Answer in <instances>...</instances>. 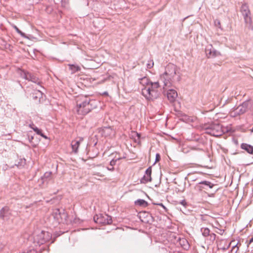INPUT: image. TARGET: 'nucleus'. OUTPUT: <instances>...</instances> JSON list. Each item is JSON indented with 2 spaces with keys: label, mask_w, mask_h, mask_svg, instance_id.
Wrapping results in <instances>:
<instances>
[{
  "label": "nucleus",
  "mask_w": 253,
  "mask_h": 253,
  "mask_svg": "<svg viewBox=\"0 0 253 253\" xmlns=\"http://www.w3.org/2000/svg\"><path fill=\"white\" fill-rule=\"evenodd\" d=\"M98 102L88 96H81L77 100L76 110L79 115H85L97 108Z\"/></svg>",
  "instance_id": "f257e3e1"
},
{
  "label": "nucleus",
  "mask_w": 253,
  "mask_h": 253,
  "mask_svg": "<svg viewBox=\"0 0 253 253\" xmlns=\"http://www.w3.org/2000/svg\"><path fill=\"white\" fill-rule=\"evenodd\" d=\"M180 80V75L177 66L172 63L167 65L164 73L160 77V80L163 82L164 86H169L174 81L179 82Z\"/></svg>",
  "instance_id": "f03ea898"
},
{
  "label": "nucleus",
  "mask_w": 253,
  "mask_h": 253,
  "mask_svg": "<svg viewBox=\"0 0 253 253\" xmlns=\"http://www.w3.org/2000/svg\"><path fill=\"white\" fill-rule=\"evenodd\" d=\"M203 129L206 133L215 137L221 136L224 133V129L221 125L218 123L205 124Z\"/></svg>",
  "instance_id": "7ed1b4c3"
},
{
  "label": "nucleus",
  "mask_w": 253,
  "mask_h": 253,
  "mask_svg": "<svg viewBox=\"0 0 253 253\" xmlns=\"http://www.w3.org/2000/svg\"><path fill=\"white\" fill-rule=\"evenodd\" d=\"M252 106V104L251 101H245L238 107L233 108L231 111V115L234 117L242 115L250 110Z\"/></svg>",
  "instance_id": "20e7f679"
},
{
  "label": "nucleus",
  "mask_w": 253,
  "mask_h": 253,
  "mask_svg": "<svg viewBox=\"0 0 253 253\" xmlns=\"http://www.w3.org/2000/svg\"><path fill=\"white\" fill-rule=\"evenodd\" d=\"M51 236L48 232L42 231L34 237V243L36 246H40L48 241Z\"/></svg>",
  "instance_id": "39448f33"
},
{
  "label": "nucleus",
  "mask_w": 253,
  "mask_h": 253,
  "mask_svg": "<svg viewBox=\"0 0 253 253\" xmlns=\"http://www.w3.org/2000/svg\"><path fill=\"white\" fill-rule=\"evenodd\" d=\"M94 221L98 224L106 225L111 224L112 222V217L107 214L100 213L93 217Z\"/></svg>",
  "instance_id": "423d86ee"
},
{
  "label": "nucleus",
  "mask_w": 253,
  "mask_h": 253,
  "mask_svg": "<svg viewBox=\"0 0 253 253\" xmlns=\"http://www.w3.org/2000/svg\"><path fill=\"white\" fill-rule=\"evenodd\" d=\"M142 94L147 99L150 100L156 99L160 95V93L157 90L146 89V87L142 89Z\"/></svg>",
  "instance_id": "0eeeda50"
},
{
  "label": "nucleus",
  "mask_w": 253,
  "mask_h": 253,
  "mask_svg": "<svg viewBox=\"0 0 253 253\" xmlns=\"http://www.w3.org/2000/svg\"><path fill=\"white\" fill-rule=\"evenodd\" d=\"M52 172L47 171L44 173L43 175L39 180V186L42 188H45L48 183L52 180Z\"/></svg>",
  "instance_id": "6e6552de"
},
{
  "label": "nucleus",
  "mask_w": 253,
  "mask_h": 253,
  "mask_svg": "<svg viewBox=\"0 0 253 253\" xmlns=\"http://www.w3.org/2000/svg\"><path fill=\"white\" fill-rule=\"evenodd\" d=\"M11 215V211L8 206H5L0 210V218L2 220H8Z\"/></svg>",
  "instance_id": "1a4fd4ad"
},
{
  "label": "nucleus",
  "mask_w": 253,
  "mask_h": 253,
  "mask_svg": "<svg viewBox=\"0 0 253 253\" xmlns=\"http://www.w3.org/2000/svg\"><path fill=\"white\" fill-rule=\"evenodd\" d=\"M206 52L208 58H214L220 55V53L215 49L212 45L207 46Z\"/></svg>",
  "instance_id": "9d476101"
},
{
  "label": "nucleus",
  "mask_w": 253,
  "mask_h": 253,
  "mask_svg": "<svg viewBox=\"0 0 253 253\" xmlns=\"http://www.w3.org/2000/svg\"><path fill=\"white\" fill-rule=\"evenodd\" d=\"M52 216L58 222V223L60 222L62 220L63 218H66L67 215L64 213V211L62 213L59 209H55L53 211L52 213Z\"/></svg>",
  "instance_id": "9b49d317"
},
{
  "label": "nucleus",
  "mask_w": 253,
  "mask_h": 253,
  "mask_svg": "<svg viewBox=\"0 0 253 253\" xmlns=\"http://www.w3.org/2000/svg\"><path fill=\"white\" fill-rule=\"evenodd\" d=\"M99 132L102 136L105 137H111L115 135V131L111 126L103 127Z\"/></svg>",
  "instance_id": "f8f14e48"
},
{
  "label": "nucleus",
  "mask_w": 253,
  "mask_h": 253,
  "mask_svg": "<svg viewBox=\"0 0 253 253\" xmlns=\"http://www.w3.org/2000/svg\"><path fill=\"white\" fill-rule=\"evenodd\" d=\"M152 173L151 167H149L145 171V174L143 177L140 179L141 183H146L148 182H150L152 180L151 176Z\"/></svg>",
  "instance_id": "ddd939ff"
},
{
  "label": "nucleus",
  "mask_w": 253,
  "mask_h": 253,
  "mask_svg": "<svg viewBox=\"0 0 253 253\" xmlns=\"http://www.w3.org/2000/svg\"><path fill=\"white\" fill-rule=\"evenodd\" d=\"M177 97V93L176 90L171 89L167 92V97L170 102H173Z\"/></svg>",
  "instance_id": "4468645a"
},
{
  "label": "nucleus",
  "mask_w": 253,
  "mask_h": 253,
  "mask_svg": "<svg viewBox=\"0 0 253 253\" xmlns=\"http://www.w3.org/2000/svg\"><path fill=\"white\" fill-rule=\"evenodd\" d=\"M242 14L243 16L245 23L247 25H249V28L253 30V27L252 26V20L251 17V12H250V13H242Z\"/></svg>",
  "instance_id": "2eb2a0df"
},
{
  "label": "nucleus",
  "mask_w": 253,
  "mask_h": 253,
  "mask_svg": "<svg viewBox=\"0 0 253 253\" xmlns=\"http://www.w3.org/2000/svg\"><path fill=\"white\" fill-rule=\"evenodd\" d=\"M198 184L201 185V186H199V189L201 190H202V189H207V187L212 188L214 186V184L211 183L210 181L206 180L201 181L198 182Z\"/></svg>",
  "instance_id": "dca6fc26"
},
{
  "label": "nucleus",
  "mask_w": 253,
  "mask_h": 253,
  "mask_svg": "<svg viewBox=\"0 0 253 253\" xmlns=\"http://www.w3.org/2000/svg\"><path fill=\"white\" fill-rule=\"evenodd\" d=\"M177 242L181 247L185 250H188L189 249L190 245L187 240L184 238H179L177 240Z\"/></svg>",
  "instance_id": "f3484780"
},
{
  "label": "nucleus",
  "mask_w": 253,
  "mask_h": 253,
  "mask_svg": "<svg viewBox=\"0 0 253 253\" xmlns=\"http://www.w3.org/2000/svg\"><path fill=\"white\" fill-rule=\"evenodd\" d=\"M241 148L249 154L253 153V146L250 144L243 143L241 145Z\"/></svg>",
  "instance_id": "a211bd4d"
},
{
  "label": "nucleus",
  "mask_w": 253,
  "mask_h": 253,
  "mask_svg": "<svg viewBox=\"0 0 253 253\" xmlns=\"http://www.w3.org/2000/svg\"><path fill=\"white\" fill-rule=\"evenodd\" d=\"M42 92L39 90H35L31 94L33 99L35 100L39 99V101H40V99L42 98Z\"/></svg>",
  "instance_id": "6ab92c4d"
},
{
  "label": "nucleus",
  "mask_w": 253,
  "mask_h": 253,
  "mask_svg": "<svg viewBox=\"0 0 253 253\" xmlns=\"http://www.w3.org/2000/svg\"><path fill=\"white\" fill-rule=\"evenodd\" d=\"M80 142L78 140H73L71 142V147L73 152L76 153L78 152V148L80 146Z\"/></svg>",
  "instance_id": "aec40b11"
},
{
  "label": "nucleus",
  "mask_w": 253,
  "mask_h": 253,
  "mask_svg": "<svg viewBox=\"0 0 253 253\" xmlns=\"http://www.w3.org/2000/svg\"><path fill=\"white\" fill-rule=\"evenodd\" d=\"M134 204L135 205L142 207H146L148 206V203L145 200L143 199L137 200L135 201Z\"/></svg>",
  "instance_id": "412c9836"
},
{
  "label": "nucleus",
  "mask_w": 253,
  "mask_h": 253,
  "mask_svg": "<svg viewBox=\"0 0 253 253\" xmlns=\"http://www.w3.org/2000/svg\"><path fill=\"white\" fill-rule=\"evenodd\" d=\"M120 159H121V158H118L116 159L115 160V159L112 160L110 161V167H107L106 168V169L108 170L112 171H113L114 170V166L115 165L117 161V160H119Z\"/></svg>",
  "instance_id": "4be33fe9"
},
{
  "label": "nucleus",
  "mask_w": 253,
  "mask_h": 253,
  "mask_svg": "<svg viewBox=\"0 0 253 253\" xmlns=\"http://www.w3.org/2000/svg\"><path fill=\"white\" fill-rule=\"evenodd\" d=\"M240 11L242 13H250V10L249 9V6L247 3H243L240 8Z\"/></svg>",
  "instance_id": "5701e85b"
},
{
  "label": "nucleus",
  "mask_w": 253,
  "mask_h": 253,
  "mask_svg": "<svg viewBox=\"0 0 253 253\" xmlns=\"http://www.w3.org/2000/svg\"><path fill=\"white\" fill-rule=\"evenodd\" d=\"M139 80H140V82H139L140 84H141L143 85H149V84H150L151 82V81H150L149 79L146 77H144L140 79Z\"/></svg>",
  "instance_id": "b1692460"
},
{
  "label": "nucleus",
  "mask_w": 253,
  "mask_h": 253,
  "mask_svg": "<svg viewBox=\"0 0 253 253\" xmlns=\"http://www.w3.org/2000/svg\"><path fill=\"white\" fill-rule=\"evenodd\" d=\"M69 69L72 71L73 73L78 72L81 70V68L78 65L74 64H70L69 65Z\"/></svg>",
  "instance_id": "393cba45"
},
{
  "label": "nucleus",
  "mask_w": 253,
  "mask_h": 253,
  "mask_svg": "<svg viewBox=\"0 0 253 253\" xmlns=\"http://www.w3.org/2000/svg\"><path fill=\"white\" fill-rule=\"evenodd\" d=\"M150 85H151V86L146 88V89H150L151 90H157V89L159 88V87L160 86L159 83L158 82L154 83L151 82Z\"/></svg>",
  "instance_id": "a878e982"
},
{
  "label": "nucleus",
  "mask_w": 253,
  "mask_h": 253,
  "mask_svg": "<svg viewBox=\"0 0 253 253\" xmlns=\"http://www.w3.org/2000/svg\"><path fill=\"white\" fill-rule=\"evenodd\" d=\"M201 232L202 234V235L204 237H208L211 233L209 228L205 227L201 228Z\"/></svg>",
  "instance_id": "bb28decb"
},
{
  "label": "nucleus",
  "mask_w": 253,
  "mask_h": 253,
  "mask_svg": "<svg viewBox=\"0 0 253 253\" xmlns=\"http://www.w3.org/2000/svg\"><path fill=\"white\" fill-rule=\"evenodd\" d=\"M26 164V160L25 159H21L17 164H15L18 168H21L24 167Z\"/></svg>",
  "instance_id": "cd10ccee"
},
{
  "label": "nucleus",
  "mask_w": 253,
  "mask_h": 253,
  "mask_svg": "<svg viewBox=\"0 0 253 253\" xmlns=\"http://www.w3.org/2000/svg\"><path fill=\"white\" fill-rule=\"evenodd\" d=\"M28 73V71L22 70H20V71L19 72V74L21 78L26 80V79L27 78Z\"/></svg>",
  "instance_id": "c85d7f7f"
},
{
  "label": "nucleus",
  "mask_w": 253,
  "mask_h": 253,
  "mask_svg": "<svg viewBox=\"0 0 253 253\" xmlns=\"http://www.w3.org/2000/svg\"><path fill=\"white\" fill-rule=\"evenodd\" d=\"M216 236V234L213 233H210V235L208 236L210 241L212 243H213L214 241L215 240Z\"/></svg>",
  "instance_id": "c756f323"
},
{
  "label": "nucleus",
  "mask_w": 253,
  "mask_h": 253,
  "mask_svg": "<svg viewBox=\"0 0 253 253\" xmlns=\"http://www.w3.org/2000/svg\"><path fill=\"white\" fill-rule=\"evenodd\" d=\"M13 27L16 30V31L19 34H20L22 37H26L25 34L24 33H23L21 30H20L16 26L14 25L13 26Z\"/></svg>",
  "instance_id": "7c9ffc66"
},
{
  "label": "nucleus",
  "mask_w": 253,
  "mask_h": 253,
  "mask_svg": "<svg viewBox=\"0 0 253 253\" xmlns=\"http://www.w3.org/2000/svg\"><path fill=\"white\" fill-rule=\"evenodd\" d=\"M30 81L34 83L37 84H40V82L39 81V78L35 76L34 75Z\"/></svg>",
  "instance_id": "2f4dec72"
},
{
  "label": "nucleus",
  "mask_w": 253,
  "mask_h": 253,
  "mask_svg": "<svg viewBox=\"0 0 253 253\" xmlns=\"http://www.w3.org/2000/svg\"><path fill=\"white\" fill-rule=\"evenodd\" d=\"M30 81L34 83L37 84H40V82L39 81V78L35 76L34 75Z\"/></svg>",
  "instance_id": "473e14b6"
},
{
  "label": "nucleus",
  "mask_w": 253,
  "mask_h": 253,
  "mask_svg": "<svg viewBox=\"0 0 253 253\" xmlns=\"http://www.w3.org/2000/svg\"><path fill=\"white\" fill-rule=\"evenodd\" d=\"M33 130L35 132H36L37 134L40 135V134L41 133L42 130L39 128H38L37 126H35L34 128H33Z\"/></svg>",
  "instance_id": "72a5a7b5"
},
{
  "label": "nucleus",
  "mask_w": 253,
  "mask_h": 253,
  "mask_svg": "<svg viewBox=\"0 0 253 253\" xmlns=\"http://www.w3.org/2000/svg\"><path fill=\"white\" fill-rule=\"evenodd\" d=\"M153 66L154 62L153 60L151 61L149 63L147 64V68L148 69H151V68L153 67Z\"/></svg>",
  "instance_id": "f704fd0d"
},
{
  "label": "nucleus",
  "mask_w": 253,
  "mask_h": 253,
  "mask_svg": "<svg viewBox=\"0 0 253 253\" xmlns=\"http://www.w3.org/2000/svg\"><path fill=\"white\" fill-rule=\"evenodd\" d=\"M33 76H34V74L28 72V74H27V78L26 80L30 81Z\"/></svg>",
  "instance_id": "c9c22d12"
},
{
  "label": "nucleus",
  "mask_w": 253,
  "mask_h": 253,
  "mask_svg": "<svg viewBox=\"0 0 253 253\" xmlns=\"http://www.w3.org/2000/svg\"><path fill=\"white\" fill-rule=\"evenodd\" d=\"M161 160V156L159 154L157 153L156 155L155 163L160 161Z\"/></svg>",
  "instance_id": "e433bc0d"
},
{
  "label": "nucleus",
  "mask_w": 253,
  "mask_h": 253,
  "mask_svg": "<svg viewBox=\"0 0 253 253\" xmlns=\"http://www.w3.org/2000/svg\"><path fill=\"white\" fill-rule=\"evenodd\" d=\"M180 203L185 207L187 205V203L185 200L181 201Z\"/></svg>",
  "instance_id": "4c0bfd02"
},
{
  "label": "nucleus",
  "mask_w": 253,
  "mask_h": 253,
  "mask_svg": "<svg viewBox=\"0 0 253 253\" xmlns=\"http://www.w3.org/2000/svg\"><path fill=\"white\" fill-rule=\"evenodd\" d=\"M93 175H97L100 177H103L104 176V174H101L100 173L97 172H94V173H93Z\"/></svg>",
  "instance_id": "58836bf2"
},
{
  "label": "nucleus",
  "mask_w": 253,
  "mask_h": 253,
  "mask_svg": "<svg viewBox=\"0 0 253 253\" xmlns=\"http://www.w3.org/2000/svg\"><path fill=\"white\" fill-rule=\"evenodd\" d=\"M237 248L236 250L235 251V253H236L237 252V251L238 250V247H237V244L234 246L233 247H232V251H234V250H235Z\"/></svg>",
  "instance_id": "ea45409f"
},
{
  "label": "nucleus",
  "mask_w": 253,
  "mask_h": 253,
  "mask_svg": "<svg viewBox=\"0 0 253 253\" xmlns=\"http://www.w3.org/2000/svg\"><path fill=\"white\" fill-rule=\"evenodd\" d=\"M68 1V0H63L62 1V0H61V3H62V4H66Z\"/></svg>",
  "instance_id": "a19ab883"
},
{
  "label": "nucleus",
  "mask_w": 253,
  "mask_h": 253,
  "mask_svg": "<svg viewBox=\"0 0 253 253\" xmlns=\"http://www.w3.org/2000/svg\"><path fill=\"white\" fill-rule=\"evenodd\" d=\"M40 135L45 139L47 138V136L45 135L43 133H42V132H41V134H40Z\"/></svg>",
  "instance_id": "79ce46f5"
},
{
  "label": "nucleus",
  "mask_w": 253,
  "mask_h": 253,
  "mask_svg": "<svg viewBox=\"0 0 253 253\" xmlns=\"http://www.w3.org/2000/svg\"><path fill=\"white\" fill-rule=\"evenodd\" d=\"M157 205L160 206H161L162 207H163L164 209H166V207L165 206L162 204V203H159V204H157Z\"/></svg>",
  "instance_id": "37998d69"
},
{
  "label": "nucleus",
  "mask_w": 253,
  "mask_h": 253,
  "mask_svg": "<svg viewBox=\"0 0 253 253\" xmlns=\"http://www.w3.org/2000/svg\"><path fill=\"white\" fill-rule=\"evenodd\" d=\"M27 253H36V251L34 250H31L30 252H28Z\"/></svg>",
  "instance_id": "c03bdc74"
},
{
  "label": "nucleus",
  "mask_w": 253,
  "mask_h": 253,
  "mask_svg": "<svg viewBox=\"0 0 253 253\" xmlns=\"http://www.w3.org/2000/svg\"><path fill=\"white\" fill-rule=\"evenodd\" d=\"M253 242V236L252 237V238L250 239L249 241V244H251Z\"/></svg>",
  "instance_id": "a18cd8bd"
},
{
  "label": "nucleus",
  "mask_w": 253,
  "mask_h": 253,
  "mask_svg": "<svg viewBox=\"0 0 253 253\" xmlns=\"http://www.w3.org/2000/svg\"><path fill=\"white\" fill-rule=\"evenodd\" d=\"M30 126L31 128H32L33 129V128H34V127L36 126L34 125V124H32L30 125Z\"/></svg>",
  "instance_id": "49530a36"
},
{
  "label": "nucleus",
  "mask_w": 253,
  "mask_h": 253,
  "mask_svg": "<svg viewBox=\"0 0 253 253\" xmlns=\"http://www.w3.org/2000/svg\"><path fill=\"white\" fill-rule=\"evenodd\" d=\"M102 94H103V95L107 96V95H108V92H107V91H105V92H104L102 93Z\"/></svg>",
  "instance_id": "de8ad7c7"
},
{
  "label": "nucleus",
  "mask_w": 253,
  "mask_h": 253,
  "mask_svg": "<svg viewBox=\"0 0 253 253\" xmlns=\"http://www.w3.org/2000/svg\"><path fill=\"white\" fill-rule=\"evenodd\" d=\"M34 139V137L33 136H31V137H30L29 136V141L30 142H32V140Z\"/></svg>",
  "instance_id": "09e8293b"
},
{
  "label": "nucleus",
  "mask_w": 253,
  "mask_h": 253,
  "mask_svg": "<svg viewBox=\"0 0 253 253\" xmlns=\"http://www.w3.org/2000/svg\"><path fill=\"white\" fill-rule=\"evenodd\" d=\"M250 131L252 132H253V127L250 129Z\"/></svg>",
  "instance_id": "8fccbe9b"
},
{
  "label": "nucleus",
  "mask_w": 253,
  "mask_h": 253,
  "mask_svg": "<svg viewBox=\"0 0 253 253\" xmlns=\"http://www.w3.org/2000/svg\"><path fill=\"white\" fill-rule=\"evenodd\" d=\"M136 135L138 136V138H139V137H140V134H138V133H136Z\"/></svg>",
  "instance_id": "3c124183"
},
{
  "label": "nucleus",
  "mask_w": 253,
  "mask_h": 253,
  "mask_svg": "<svg viewBox=\"0 0 253 253\" xmlns=\"http://www.w3.org/2000/svg\"><path fill=\"white\" fill-rule=\"evenodd\" d=\"M2 250V248L1 247V246H0V253L1 252Z\"/></svg>",
  "instance_id": "603ef678"
},
{
  "label": "nucleus",
  "mask_w": 253,
  "mask_h": 253,
  "mask_svg": "<svg viewBox=\"0 0 253 253\" xmlns=\"http://www.w3.org/2000/svg\"><path fill=\"white\" fill-rule=\"evenodd\" d=\"M220 24V22L219 21H218L217 22V25H219Z\"/></svg>",
  "instance_id": "864d4df0"
}]
</instances>
